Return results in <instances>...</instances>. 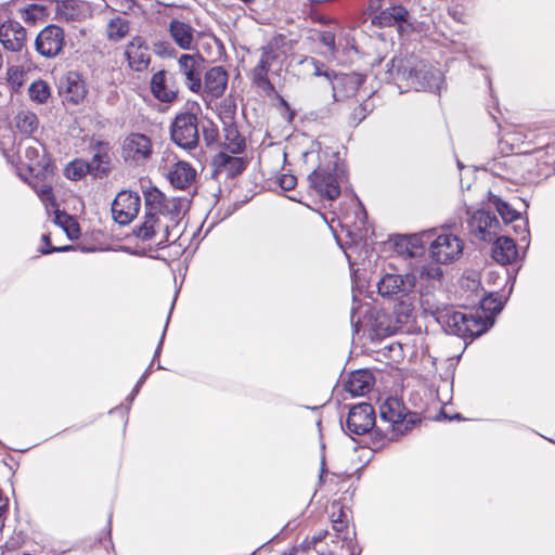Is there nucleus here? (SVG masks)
Here are the masks:
<instances>
[{
	"label": "nucleus",
	"instance_id": "obj_1",
	"mask_svg": "<svg viewBox=\"0 0 555 555\" xmlns=\"http://www.w3.org/2000/svg\"><path fill=\"white\" fill-rule=\"evenodd\" d=\"M145 216L133 230L142 242H150L158 248L176 242L181 235V219L184 201L168 197L155 186L144 191Z\"/></svg>",
	"mask_w": 555,
	"mask_h": 555
},
{
	"label": "nucleus",
	"instance_id": "obj_2",
	"mask_svg": "<svg viewBox=\"0 0 555 555\" xmlns=\"http://www.w3.org/2000/svg\"><path fill=\"white\" fill-rule=\"evenodd\" d=\"M434 315L446 333L464 340L479 337L493 325V320L481 313H465L452 307H437Z\"/></svg>",
	"mask_w": 555,
	"mask_h": 555
},
{
	"label": "nucleus",
	"instance_id": "obj_3",
	"mask_svg": "<svg viewBox=\"0 0 555 555\" xmlns=\"http://www.w3.org/2000/svg\"><path fill=\"white\" fill-rule=\"evenodd\" d=\"M159 168L169 183L176 189L185 190L196 181V169L186 160L180 159L172 152H165L163 154Z\"/></svg>",
	"mask_w": 555,
	"mask_h": 555
},
{
	"label": "nucleus",
	"instance_id": "obj_4",
	"mask_svg": "<svg viewBox=\"0 0 555 555\" xmlns=\"http://www.w3.org/2000/svg\"><path fill=\"white\" fill-rule=\"evenodd\" d=\"M345 176L344 165L335 163L333 168H317L309 175V182L320 196L333 201L340 195V184Z\"/></svg>",
	"mask_w": 555,
	"mask_h": 555
},
{
	"label": "nucleus",
	"instance_id": "obj_5",
	"mask_svg": "<svg viewBox=\"0 0 555 555\" xmlns=\"http://www.w3.org/2000/svg\"><path fill=\"white\" fill-rule=\"evenodd\" d=\"M170 138L173 143L183 150H194L199 142L198 118L191 112H181L176 115L170 125Z\"/></svg>",
	"mask_w": 555,
	"mask_h": 555
},
{
	"label": "nucleus",
	"instance_id": "obj_6",
	"mask_svg": "<svg viewBox=\"0 0 555 555\" xmlns=\"http://www.w3.org/2000/svg\"><path fill=\"white\" fill-rule=\"evenodd\" d=\"M152 139L143 133L128 134L121 144V157L128 165L144 166L153 156Z\"/></svg>",
	"mask_w": 555,
	"mask_h": 555
},
{
	"label": "nucleus",
	"instance_id": "obj_7",
	"mask_svg": "<svg viewBox=\"0 0 555 555\" xmlns=\"http://www.w3.org/2000/svg\"><path fill=\"white\" fill-rule=\"evenodd\" d=\"M464 250V242L452 233L438 234L429 244V255L441 264L452 263L460 259Z\"/></svg>",
	"mask_w": 555,
	"mask_h": 555
},
{
	"label": "nucleus",
	"instance_id": "obj_8",
	"mask_svg": "<svg viewBox=\"0 0 555 555\" xmlns=\"http://www.w3.org/2000/svg\"><path fill=\"white\" fill-rule=\"evenodd\" d=\"M65 46V34L57 25H48L39 31L35 40L36 51L43 57L57 56Z\"/></svg>",
	"mask_w": 555,
	"mask_h": 555
},
{
	"label": "nucleus",
	"instance_id": "obj_9",
	"mask_svg": "<svg viewBox=\"0 0 555 555\" xmlns=\"http://www.w3.org/2000/svg\"><path fill=\"white\" fill-rule=\"evenodd\" d=\"M415 285V274L387 273L378 281L377 289L383 297L401 298L411 294Z\"/></svg>",
	"mask_w": 555,
	"mask_h": 555
},
{
	"label": "nucleus",
	"instance_id": "obj_10",
	"mask_svg": "<svg viewBox=\"0 0 555 555\" xmlns=\"http://www.w3.org/2000/svg\"><path fill=\"white\" fill-rule=\"evenodd\" d=\"M414 59L393 57L387 63L384 80L393 83L400 90V93L411 89L414 69Z\"/></svg>",
	"mask_w": 555,
	"mask_h": 555
},
{
	"label": "nucleus",
	"instance_id": "obj_11",
	"mask_svg": "<svg viewBox=\"0 0 555 555\" xmlns=\"http://www.w3.org/2000/svg\"><path fill=\"white\" fill-rule=\"evenodd\" d=\"M204 57L199 53L181 54L178 59L179 73L184 77L185 86L194 93L203 88L202 70Z\"/></svg>",
	"mask_w": 555,
	"mask_h": 555
},
{
	"label": "nucleus",
	"instance_id": "obj_12",
	"mask_svg": "<svg viewBox=\"0 0 555 555\" xmlns=\"http://www.w3.org/2000/svg\"><path fill=\"white\" fill-rule=\"evenodd\" d=\"M141 207V198L132 191H121L112 204V214L119 224L130 223L138 215Z\"/></svg>",
	"mask_w": 555,
	"mask_h": 555
},
{
	"label": "nucleus",
	"instance_id": "obj_13",
	"mask_svg": "<svg viewBox=\"0 0 555 555\" xmlns=\"http://www.w3.org/2000/svg\"><path fill=\"white\" fill-rule=\"evenodd\" d=\"M375 411L370 403H359L352 406L346 421L350 435H364L375 425Z\"/></svg>",
	"mask_w": 555,
	"mask_h": 555
},
{
	"label": "nucleus",
	"instance_id": "obj_14",
	"mask_svg": "<svg viewBox=\"0 0 555 555\" xmlns=\"http://www.w3.org/2000/svg\"><path fill=\"white\" fill-rule=\"evenodd\" d=\"M228 73L221 66L211 67L205 73L202 91L199 92L204 102H210L221 98L228 86Z\"/></svg>",
	"mask_w": 555,
	"mask_h": 555
},
{
	"label": "nucleus",
	"instance_id": "obj_15",
	"mask_svg": "<svg viewBox=\"0 0 555 555\" xmlns=\"http://www.w3.org/2000/svg\"><path fill=\"white\" fill-rule=\"evenodd\" d=\"M472 234L485 242H491L501 231L498 218L485 210L476 211L469 220Z\"/></svg>",
	"mask_w": 555,
	"mask_h": 555
},
{
	"label": "nucleus",
	"instance_id": "obj_16",
	"mask_svg": "<svg viewBox=\"0 0 555 555\" xmlns=\"http://www.w3.org/2000/svg\"><path fill=\"white\" fill-rule=\"evenodd\" d=\"M0 43L10 52L20 53L26 48V29L16 21L8 20L0 24Z\"/></svg>",
	"mask_w": 555,
	"mask_h": 555
},
{
	"label": "nucleus",
	"instance_id": "obj_17",
	"mask_svg": "<svg viewBox=\"0 0 555 555\" xmlns=\"http://www.w3.org/2000/svg\"><path fill=\"white\" fill-rule=\"evenodd\" d=\"M125 55L128 61V65L135 72H142L147 68L151 55L150 49L146 41L140 37H133L125 49Z\"/></svg>",
	"mask_w": 555,
	"mask_h": 555
},
{
	"label": "nucleus",
	"instance_id": "obj_18",
	"mask_svg": "<svg viewBox=\"0 0 555 555\" xmlns=\"http://www.w3.org/2000/svg\"><path fill=\"white\" fill-rule=\"evenodd\" d=\"M60 93L66 102L81 103L87 95L82 76L78 72H68L60 81Z\"/></svg>",
	"mask_w": 555,
	"mask_h": 555
},
{
	"label": "nucleus",
	"instance_id": "obj_19",
	"mask_svg": "<svg viewBox=\"0 0 555 555\" xmlns=\"http://www.w3.org/2000/svg\"><path fill=\"white\" fill-rule=\"evenodd\" d=\"M18 153H23L29 171L43 168L48 162L44 146L35 138H28L20 143Z\"/></svg>",
	"mask_w": 555,
	"mask_h": 555
},
{
	"label": "nucleus",
	"instance_id": "obj_20",
	"mask_svg": "<svg viewBox=\"0 0 555 555\" xmlns=\"http://www.w3.org/2000/svg\"><path fill=\"white\" fill-rule=\"evenodd\" d=\"M380 420L388 423L392 430L402 433L401 426L405 417V408L401 400L395 397L387 398L379 405Z\"/></svg>",
	"mask_w": 555,
	"mask_h": 555
},
{
	"label": "nucleus",
	"instance_id": "obj_21",
	"mask_svg": "<svg viewBox=\"0 0 555 555\" xmlns=\"http://www.w3.org/2000/svg\"><path fill=\"white\" fill-rule=\"evenodd\" d=\"M413 73L414 77L412 79L411 89L416 91H436L439 89L441 81V74L439 70H434L427 67L425 64H416L415 62Z\"/></svg>",
	"mask_w": 555,
	"mask_h": 555
},
{
	"label": "nucleus",
	"instance_id": "obj_22",
	"mask_svg": "<svg viewBox=\"0 0 555 555\" xmlns=\"http://www.w3.org/2000/svg\"><path fill=\"white\" fill-rule=\"evenodd\" d=\"M173 42L182 50H194L196 47V30L186 22L173 18L168 27Z\"/></svg>",
	"mask_w": 555,
	"mask_h": 555
},
{
	"label": "nucleus",
	"instance_id": "obj_23",
	"mask_svg": "<svg viewBox=\"0 0 555 555\" xmlns=\"http://www.w3.org/2000/svg\"><path fill=\"white\" fill-rule=\"evenodd\" d=\"M90 147L93 155L89 165L94 172V176L107 175L111 170L112 160L109 143L100 140L92 141Z\"/></svg>",
	"mask_w": 555,
	"mask_h": 555
},
{
	"label": "nucleus",
	"instance_id": "obj_24",
	"mask_svg": "<svg viewBox=\"0 0 555 555\" xmlns=\"http://www.w3.org/2000/svg\"><path fill=\"white\" fill-rule=\"evenodd\" d=\"M433 232L398 236L393 242L395 250L405 257H415L424 249V238H429Z\"/></svg>",
	"mask_w": 555,
	"mask_h": 555
},
{
	"label": "nucleus",
	"instance_id": "obj_25",
	"mask_svg": "<svg viewBox=\"0 0 555 555\" xmlns=\"http://www.w3.org/2000/svg\"><path fill=\"white\" fill-rule=\"evenodd\" d=\"M212 166L215 168V173L224 175L227 178H233L245 169L246 163L242 157L220 152L214 157Z\"/></svg>",
	"mask_w": 555,
	"mask_h": 555
},
{
	"label": "nucleus",
	"instance_id": "obj_26",
	"mask_svg": "<svg viewBox=\"0 0 555 555\" xmlns=\"http://www.w3.org/2000/svg\"><path fill=\"white\" fill-rule=\"evenodd\" d=\"M494 240L492 258L501 264H508L515 261L518 256V250L514 240L505 235H498Z\"/></svg>",
	"mask_w": 555,
	"mask_h": 555
},
{
	"label": "nucleus",
	"instance_id": "obj_27",
	"mask_svg": "<svg viewBox=\"0 0 555 555\" xmlns=\"http://www.w3.org/2000/svg\"><path fill=\"white\" fill-rule=\"evenodd\" d=\"M374 384V377L367 370H358L350 374L345 389L353 397L367 393Z\"/></svg>",
	"mask_w": 555,
	"mask_h": 555
},
{
	"label": "nucleus",
	"instance_id": "obj_28",
	"mask_svg": "<svg viewBox=\"0 0 555 555\" xmlns=\"http://www.w3.org/2000/svg\"><path fill=\"white\" fill-rule=\"evenodd\" d=\"M151 91L157 100L165 103L173 102L178 94L175 88L167 85L165 70H159L152 76Z\"/></svg>",
	"mask_w": 555,
	"mask_h": 555
},
{
	"label": "nucleus",
	"instance_id": "obj_29",
	"mask_svg": "<svg viewBox=\"0 0 555 555\" xmlns=\"http://www.w3.org/2000/svg\"><path fill=\"white\" fill-rule=\"evenodd\" d=\"M88 7L78 0H65L57 5L56 14L61 21L76 22L87 16Z\"/></svg>",
	"mask_w": 555,
	"mask_h": 555
},
{
	"label": "nucleus",
	"instance_id": "obj_30",
	"mask_svg": "<svg viewBox=\"0 0 555 555\" xmlns=\"http://www.w3.org/2000/svg\"><path fill=\"white\" fill-rule=\"evenodd\" d=\"M301 64L308 70H311L313 76L326 78L330 85L332 86L333 96L336 95L335 81L340 79V77L334 70H330L328 68L325 67L323 63L315 60L314 57H305L301 61Z\"/></svg>",
	"mask_w": 555,
	"mask_h": 555
},
{
	"label": "nucleus",
	"instance_id": "obj_31",
	"mask_svg": "<svg viewBox=\"0 0 555 555\" xmlns=\"http://www.w3.org/2000/svg\"><path fill=\"white\" fill-rule=\"evenodd\" d=\"M409 11L403 5H391L379 12L376 16L378 23L383 26H392L396 23L406 22Z\"/></svg>",
	"mask_w": 555,
	"mask_h": 555
},
{
	"label": "nucleus",
	"instance_id": "obj_32",
	"mask_svg": "<svg viewBox=\"0 0 555 555\" xmlns=\"http://www.w3.org/2000/svg\"><path fill=\"white\" fill-rule=\"evenodd\" d=\"M130 30V22L125 16L117 15L109 20L106 26L108 40L118 42L127 37Z\"/></svg>",
	"mask_w": 555,
	"mask_h": 555
},
{
	"label": "nucleus",
	"instance_id": "obj_33",
	"mask_svg": "<svg viewBox=\"0 0 555 555\" xmlns=\"http://www.w3.org/2000/svg\"><path fill=\"white\" fill-rule=\"evenodd\" d=\"M15 127L24 134L31 135L39 127L36 113L29 109H21L14 117Z\"/></svg>",
	"mask_w": 555,
	"mask_h": 555
},
{
	"label": "nucleus",
	"instance_id": "obj_34",
	"mask_svg": "<svg viewBox=\"0 0 555 555\" xmlns=\"http://www.w3.org/2000/svg\"><path fill=\"white\" fill-rule=\"evenodd\" d=\"M438 264L439 263L436 261L435 263L427 262L421 264L415 268V272L413 274H415L422 283L424 282L428 286H435L436 283L440 282L443 275L442 269Z\"/></svg>",
	"mask_w": 555,
	"mask_h": 555
},
{
	"label": "nucleus",
	"instance_id": "obj_35",
	"mask_svg": "<svg viewBox=\"0 0 555 555\" xmlns=\"http://www.w3.org/2000/svg\"><path fill=\"white\" fill-rule=\"evenodd\" d=\"M27 93L34 103L43 105L51 99L52 89L46 80L37 79L29 85Z\"/></svg>",
	"mask_w": 555,
	"mask_h": 555
},
{
	"label": "nucleus",
	"instance_id": "obj_36",
	"mask_svg": "<svg viewBox=\"0 0 555 555\" xmlns=\"http://www.w3.org/2000/svg\"><path fill=\"white\" fill-rule=\"evenodd\" d=\"M53 220H54L55 224H57L59 227H61L64 230V232L70 240L78 238V236L80 234V228H79V224L77 223V221L72 216H69L68 214H66L64 211L56 209L54 211Z\"/></svg>",
	"mask_w": 555,
	"mask_h": 555
},
{
	"label": "nucleus",
	"instance_id": "obj_37",
	"mask_svg": "<svg viewBox=\"0 0 555 555\" xmlns=\"http://www.w3.org/2000/svg\"><path fill=\"white\" fill-rule=\"evenodd\" d=\"M285 37L283 35L274 37L268 46L262 49L259 62L271 68L274 62L280 57L279 49Z\"/></svg>",
	"mask_w": 555,
	"mask_h": 555
},
{
	"label": "nucleus",
	"instance_id": "obj_38",
	"mask_svg": "<svg viewBox=\"0 0 555 555\" xmlns=\"http://www.w3.org/2000/svg\"><path fill=\"white\" fill-rule=\"evenodd\" d=\"M88 173L94 175L89 165V162L81 158L74 159L65 168V176L74 181L82 179Z\"/></svg>",
	"mask_w": 555,
	"mask_h": 555
},
{
	"label": "nucleus",
	"instance_id": "obj_39",
	"mask_svg": "<svg viewBox=\"0 0 555 555\" xmlns=\"http://www.w3.org/2000/svg\"><path fill=\"white\" fill-rule=\"evenodd\" d=\"M225 131V146L232 154H238L245 149V141L240 135L236 127L228 126L224 128Z\"/></svg>",
	"mask_w": 555,
	"mask_h": 555
},
{
	"label": "nucleus",
	"instance_id": "obj_40",
	"mask_svg": "<svg viewBox=\"0 0 555 555\" xmlns=\"http://www.w3.org/2000/svg\"><path fill=\"white\" fill-rule=\"evenodd\" d=\"M26 72L22 66L10 65L7 69V81L12 91L17 92L25 81Z\"/></svg>",
	"mask_w": 555,
	"mask_h": 555
},
{
	"label": "nucleus",
	"instance_id": "obj_41",
	"mask_svg": "<svg viewBox=\"0 0 555 555\" xmlns=\"http://www.w3.org/2000/svg\"><path fill=\"white\" fill-rule=\"evenodd\" d=\"M493 204L505 224L520 219V214L509 207L507 203L501 201L499 197H494Z\"/></svg>",
	"mask_w": 555,
	"mask_h": 555
},
{
	"label": "nucleus",
	"instance_id": "obj_42",
	"mask_svg": "<svg viewBox=\"0 0 555 555\" xmlns=\"http://www.w3.org/2000/svg\"><path fill=\"white\" fill-rule=\"evenodd\" d=\"M332 522L334 530L340 532L343 531L348 522V514L343 509L340 505L334 504L332 506Z\"/></svg>",
	"mask_w": 555,
	"mask_h": 555
},
{
	"label": "nucleus",
	"instance_id": "obj_43",
	"mask_svg": "<svg viewBox=\"0 0 555 555\" xmlns=\"http://www.w3.org/2000/svg\"><path fill=\"white\" fill-rule=\"evenodd\" d=\"M269 69H270V67H268V65H264V64L258 62V64L256 65V67L254 68V72H253L254 80L258 86H264V85L269 83V80H268Z\"/></svg>",
	"mask_w": 555,
	"mask_h": 555
},
{
	"label": "nucleus",
	"instance_id": "obj_44",
	"mask_svg": "<svg viewBox=\"0 0 555 555\" xmlns=\"http://www.w3.org/2000/svg\"><path fill=\"white\" fill-rule=\"evenodd\" d=\"M319 41L328 49L332 54L336 52L335 34L331 30L321 31Z\"/></svg>",
	"mask_w": 555,
	"mask_h": 555
},
{
	"label": "nucleus",
	"instance_id": "obj_45",
	"mask_svg": "<svg viewBox=\"0 0 555 555\" xmlns=\"http://www.w3.org/2000/svg\"><path fill=\"white\" fill-rule=\"evenodd\" d=\"M482 310L498 313L502 310V302L496 301V297L491 293L490 296L486 297L481 302Z\"/></svg>",
	"mask_w": 555,
	"mask_h": 555
},
{
	"label": "nucleus",
	"instance_id": "obj_46",
	"mask_svg": "<svg viewBox=\"0 0 555 555\" xmlns=\"http://www.w3.org/2000/svg\"><path fill=\"white\" fill-rule=\"evenodd\" d=\"M203 137L207 145L215 143L218 139L217 127L212 122H209L207 126H203Z\"/></svg>",
	"mask_w": 555,
	"mask_h": 555
},
{
	"label": "nucleus",
	"instance_id": "obj_47",
	"mask_svg": "<svg viewBox=\"0 0 555 555\" xmlns=\"http://www.w3.org/2000/svg\"><path fill=\"white\" fill-rule=\"evenodd\" d=\"M36 193L41 199L42 203L48 205V203L54 205L53 202V195H52V189L48 184H42L39 188L36 189Z\"/></svg>",
	"mask_w": 555,
	"mask_h": 555
},
{
	"label": "nucleus",
	"instance_id": "obj_48",
	"mask_svg": "<svg viewBox=\"0 0 555 555\" xmlns=\"http://www.w3.org/2000/svg\"><path fill=\"white\" fill-rule=\"evenodd\" d=\"M42 241L44 243V247H42L40 249V253L43 255H48V254H51L54 251H67L73 248L72 246L50 247V235L49 234H43Z\"/></svg>",
	"mask_w": 555,
	"mask_h": 555
},
{
	"label": "nucleus",
	"instance_id": "obj_49",
	"mask_svg": "<svg viewBox=\"0 0 555 555\" xmlns=\"http://www.w3.org/2000/svg\"><path fill=\"white\" fill-rule=\"evenodd\" d=\"M279 185L284 191H291L295 188L297 179L293 175H282L279 179Z\"/></svg>",
	"mask_w": 555,
	"mask_h": 555
},
{
	"label": "nucleus",
	"instance_id": "obj_50",
	"mask_svg": "<svg viewBox=\"0 0 555 555\" xmlns=\"http://www.w3.org/2000/svg\"><path fill=\"white\" fill-rule=\"evenodd\" d=\"M41 14V9L38 5H29L22 13L24 22H35L38 15Z\"/></svg>",
	"mask_w": 555,
	"mask_h": 555
},
{
	"label": "nucleus",
	"instance_id": "obj_51",
	"mask_svg": "<svg viewBox=\"0 0 555 555\" xmlns=\"http://www.w3.org/2000/svg\"><path fill=\"white\" fill-rule=\"evenodd\" d=\"M370 109L367 108V104H360L356 109H354V113H353V119H354V122L356 125H358L359 122H361L365 116H366V113L369 112Z\"/></svg>",
	"mask_w": 555,
	"mask_h": 555
},
{
	"label": "nucleus",
	"instance_id": "obj_52",
	"mask_svg": "<svg viewBox=\"0 0 555 555\" xmlns=\"http://www.w3.org/2000/svg\"><path fill=\"white\" fill-rule=\"evenodd\" d=\"M165 331H166V328L164 330L163 335H165ZM163 340H164V336H162V338H160V340H159V344H158V346H157V348H156V351H155L154 358H156V357H158V356H159L160 350H162Z\"/></svg>",
	"mask_w": 555,
	"mask_h": 555
},
{
	"label": "nucleus",
	"instance_id": "obj_53",
	"mask_svg": "<svg viewBox=\"0 0 555 555\" xmlns=\"http://www.w3.org/2000/svg\"><path fill=\"white\" fill-rule=\"evenodd\" d=\"M526 227H527V224L525 223L524 229H522L524 236L520 238L521 241H527L528 235H529V231H528V229H526Z\"/></svg>",
	"mask_w": 555,
	"mask_h": 555
},
{
	"label": "nucleus",
	"instance_id": "obj_54",
	"mask_svg": "<svg viewBox=\"0 0 555 555\" xmlns=\"http://www.w3.org/2000/svg\"><path fill=\"white\" fill-rule=\"evenodd\" d=\"M146 378H147V377H145L144 375H142V376L140 377V379L138 380V383H137L138 387H141V386L143 385V383L145 382V379H146Z\"/></svg>",
	"mask_w": 555,
	"mask_h": 555
},
{
	"label": "nucleus",
	"instance_id": "obj_55",
	"mask_svg": "<svg viewBox=\"0 0 555 555\" xmlns=\"http://www.w3.org/2000/svg\"><path fill=\"white\" fill-rule=\"evenodd\" d=\"M141 387H138V385L135 384L134 388L132 389L131 393L130 395H133V396H137V393L139 392Z\"/></svg>",
	"mask_w": 555,
	"mask_h": 555
},
{
	"label": "nucleus",
	"instance_id": "obj_56",
	"mask_svg": "<svg viewBox=\"0 0 555 555\" xmlns=\"http://www.w3.org/2000/svg\"><path fill=\"white\" fill-rule=\"evenodd\" d=\"M141 387H138V385L135 384L134 388L132 389L131 393L130 395H133V396H137V393L139 392Z\"/></svg>",
	"mask_w": 555,
	"mask_h": 555
},
{
	"label": "nucleus",
	"instance_id": "obj_57",
	"mask_svg": "<svg viewBox=\"0 0 555 555\" xmlns=\"http://www.w3.org/2000/svg\"><path fill=\"white\" fill-rule=\"evenodd\" d=\"M295 553H296V548H291L289 551L284 552L283 555H295Z\"/></svg>",
	"mask_w": 555,
	"mask_h": 555
},
{
	"label": "nucleus",
	"instance_id": "obj_58",
	"mask_svg": "<svg viewBox=\"0 0 555 555\" xmlns=\"http://www.w3.org/2000/svg\"><path fill=\"white\" fill-rule=\"evenodd\" d=\"M150 374H151V365L145 370V372L143 373V375H144L145 377H147Z\"/></svg>",
	"mask_w": 555,
	"mask_h": 555
},
{
	"label": "nucleus",
	"instance_id": "obj_59",
	"mask_svg": "<svg viewBox=\"0 0 555 555\" xmlns=\"http://www.w3.org/2000/svg\"><path fill=\"white\" fill-rule=\"evenodd\" d=\"M135 396L133 395H129L128 398H127V401H129V403H131L133 401Z\"/></svg>",
	"mask_w": 555,
	"mask_h": 555
},
{
	"label": "nucleus",
	"instance_id": "obj_60",
	"mask_svg": "<svg viewBox=\"0 0 555 555\" xmlns=\"http://www.w3.org/2000/svg\"><path fill=\"white\" fill-rule=\"evenodd\" d=\"M353 319H354V309H352L351 322H353Z\"/></svg>",
	"mask_w": 555,
	"mask_h": 555
},
{
	"label": "nucleus",
	"instance_id": "obj_61",
	"mask_svg": "<svg viewBox=\"0 0 555 555\" xmlns=\"http://www.w3.org/2000/svg\"><path fill=\"white\" fill-rule=\"evenodd\" d=\"M321 555H333L331 552L328 553H324V554H321Z\"/></svg>",
	"mask_w": 555,
	"mask_h": 555
}]
</instances>
